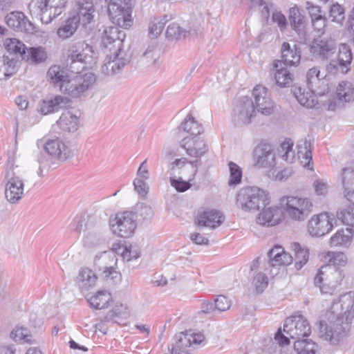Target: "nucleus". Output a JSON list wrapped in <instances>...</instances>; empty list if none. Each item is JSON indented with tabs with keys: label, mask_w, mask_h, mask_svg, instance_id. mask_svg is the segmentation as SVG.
I'll return each instance as SVG.
<instances>
[{
	"label": "nucleus",
	"mask_w": 354,
	"mask_h": 354,
	"mask_svg": "<svg viewBox=\"0 0 354 354\" xmlns=\"http://www.w3.org/2000/svg\"><path fill=\"white\" fill-rule=\"evenodd\" d=\"M66 2L67 0H37L29 5V10L32 15H39L43 24H48L63 12Z\"/></svg>",
	"instance_id": "0eeeda50"
},
{
	"label": "nucleus",
	"mask_w": 354,
	"mask_h": 354,
	"mask_svg": "<svg viewBox=\"0 0 354 354\" xmlns=\"http://www.w3.org/2000/svg\"><path fill=\"white\" fill-rule=\"evenodd\" d=\"M266 192L257 187H246L241 189L236 196V205L244 212H255L268 203Z\"/></svg>",
	"instance_id": "20e7f679"
},
{
	"label": "nucleus",
	"mask_w": 354,
	"mask_h": 354,
	"mask_svg": "<svg viewBox=\"0 0 354 354\" xmlns=\"http://www.w3.org/2000/svg\"><path fill=\"white\" fill-rule=\"evenodd\" d=\"M301 48L297 44L292 47L288 42H283L281 46V62L290 66H297L301 60Z\"/></svg>",
	"instance_id": "393cba45"
},
{
	"label": "nucleus",
	"mask_w": 354,
	"mask_h": 354,
	"mask_svg": "<svg viewBox=\"0 0 354 354\" xmlns=\"http://www.w3.org/2000/svg\"><path fill=\"white\" fill-rule=\"evenodd\" d=\"M328 268L326 270V277L325 281L326 283L322 286V293L333 295L336 288L341 283L344 276L342 271L336 268V267L326 266Z\"/></svg>",
	"instance_id": "b1692460"
},
{
	"label": "nucleus",
	"mask_w": 354,
	"mask_h": 354,
	"mask_svg": "<svg viewBox=\"0 0 354 354\" xmlns=\"http://www.w3.org/2000/svg\"><path fill=\"white\" fill-rule=\"evenodd\" d=\"M354 235L352 229L346 227L338 230L330 239L331 246H342L347 245Z\"/></svg>",
	"instance_id": "58836bf2"
},
{
	"label": "nucleus",
	"mask_w": 354,
	"mask_h": 354,
	"mask_svg": "<svg viewBox=\"0 0 354 354\" xmlns=\"http://www.w3.org/2000/svg\"><path fill=\"white\" fill-rule=\"evenodd\" d=\"M80 125V116L71 111H66L62 113L57 120L54 127H59L64 132H75Z\"/></svg>",
	"instance_id": "a878e982"
},
{
	"label": "nucleus",
	"mask_w": 354,
	"mask_h": 354,
	"mask_svg": "<svg viewBox=\"0 0 354 354\" xmlns=\"http://www.w3.org/2000/svg\"><path fill=\"white\" fill-rule=\"evenodd\" d=\"M292 92L298 101V102L307 108L315 107L318 102L316 99V95L310 92H306L305 89L300 87L294 86L292 88Z\"/></svg>",
	"instance_id": "473e14b6"
},
{
	"label": "nucleus",
	"mask_w": 354,
	"mask_h": 354,
	"mask_svg": "<svg viewBox=\"0 0 354 354\" xmlns=\"http://www.w3.org/2000/svg\"><path fill=\"white\" fill-rule=\"evenodd\" d=\"M319 76L320 71L318 68H310L306 73V83L310 91L316 95L323 96L328 93L330 87L328 80L326 77Z\"/></svg>",
	"instance_id": "a211bd4d"
},
{
	"label": "nucleus",
	"mask_w": 354,
	"mask_h": 354,
	"mask_svg": "<svg viewBox=\"0 0 354 354\" xmlns=\"http://www.w3.org/2000/svg\"><path fill=\"white\" fill-rule=\"evenodd\" d=\"M326 22L327 19L325 15L311 19V24L314 30L320 35L324 34Z\"/></svg>",
	"instance_id": "69168bd1"
},
{
	"label": "nucleus",
	"mask_w": 354,
	"mask_h": 354,
	"mask_svg": "<svg viewBox=\"0 0 354 354\" xmlns=\"http://www.w3.org/2000/svg\"><path fill=\"white\" fill-rule=\"evenodd\" d=\"M255 115V106L253 101L248 96L238 99L233 109V120L238 124H248Z\"/></svg>",
	"instance_id": "ddd939ff"
},
{
	"label": "nucleus",
	"mask_w": 354,
	"mask_h": 354,
	"mask_svg": "<svg viewBox=\"0 0 354 354\" xmlns=\"http://www.w3.org/2000/svg\"><path fill=\"white\" fill-rule=\"evenodd\" d=\"M228 165L230 173L228 184L230 185L239 184L242 178V170L241 167L233 162H230Z\"/></svg>",
	"instance_id": "bf43d9fd"
},
{
	"label": "nucleus",
	"mask_w": 354,
	"mask_h": 354,
	"mask_svg": "<svg viewBox=\"0 0 354 354\" xmlns=\"http://www.w3.org/2000/svg\"><path fill=\"white\" fill-rule=\"evenodd\" d=\"M104 243V239L97 232H88L84 237V246L88 248L97 247Z\"/></svg>",
	"instance_id": "8fccbe9b"
},
{
	"label": "nucleus",
	"mask_w": 354,
	"mask_h": 354,
	"mask_svg": "<svg viewBox=\"0 0 354 354\" xmlns=\"http://www.w3.org/2000/svg\"><path fill=\"white\" fill-rule=\"evenodd\" d=\"M352 53L349 46L345 44H342L338 50V63L342 68V72H344V68L346 67L348 64L351 63Z\"/></svg>",
	"instance_id": "3c124183"
},
{
	"label": "nucleus",
	"mask_w": 354,
	"mask_h": 354,
	"mask_svg": "<svg viewBox=\"0 0 354 354\" xmlns=\"http://www.w3.org/2000/svg\"><path fill=\"white\" fill-rule=\"evenodd\" d=\"M119 28L118 26L106 28L102 37V44L111 52L110 57H113L101 67V72L105 75L118 73L129 62L127 57L123 56L122 46L126 34Z\"/></svg>",
	"instance_id": "f257e3e1"
},
{
	"label": "nucleus",
	"mask_w": 354,
	"mask_h": 354,
	"mask_svg": "<svg viewBox=\"0 0 354 354\" xmlns=\"http://www.w3.org/2000/svg\"><path fill=\"white\" fill-rule=\"evenodd\" d=\"M110 226L114 234L129 238L134 234L137 226L136 215L129 211L118 212L113 218L110 219Z\"/></svg>",
	"instance_id": "9d476101"
},
{
	"label": "nucleus",
	"mask_w": 354,
	"mask_h": 354,
	"mask_svg": "<svg viewBox=\"0 0 354 354\" xmlns=\"http://www.w3.org/2000/svg\"><path fill=\"white\" fill-rule=\"evenodd\" d=\"M111 300V294L106 290L98 291L92 296L88 301L93 308L103 309L108 306L109 302Z\"/></svg>",
	"instance_id": "a19ab883"
},
{
	"label": "nucleus",
	"mask_w": 354,
	"mask_h": 354,
	"mask_svg": "<svg viewBox=\"0 0 354 354\" xmlns=\"http://www.w3.org/2000/svg\"><path fill=\"white\" fill-rule=\"evenodd\" d=\"M252 95L254 98L255 106L259 113L266 115L272 113L274 103L266 87L257 85L253 89Z\"/></svg>",
	"instance_id": "6ab92c4d"
},
{
	"label": "nucleus",
	"mask_w": 354,
	"mask_h": 354,
	"mask_svg": "<svg viewBox=\"0 0 354 354\" xmlns=\"http://www.w3.org/2000/svg\"><path fill=\"white\" fill-rule=\"evenodd\" d=\"M215 308L216 310L224 312L230 309L232 301L223 295L218 296L215 299Z\"/></svg>",
	"instance_id": "0e129e2a"
},
{
	"label": "nucleus",
	"mask_w": 354,
	"mask_h": 354,
	"mask_svg": "<svg viewBox=\"0 0 354 354\" xmlns=\"http://www.w3.org/2000/svg\"><path fill=\"white\" fill-rule=\"evenodd\" d=\"M294 349L297 354H315L317 345L311 339H298L294 342Z\"/></svg>",
	"instance_id": "37998d69"
},
{
	"label": "nucleus",
	"mask_w": 354,
	"mask_h": 354,
	"mask_svg": "<svg viewBox=\"0 0 354 354\" xmlns=\"http://www.w3.org/2000/svg\"><path fill=\"white\" fill-rule=\"evenodd\" d=\"M96 81V76L93 73L71 75L62 92L71 97H80L91 89Z\"/></svg>",
	"instance_id": "6e6552de"
},
{
	"label": "nucleus",
	"mask_w": 354,
	"mask_h": 354,
	"mask_svg": "<svg viewBox=\"0 0 354 354\" xmlns=\"http://www.w3.org/2000/svg\"><path fill=\"white\" fill-rule=\"evenodd\" d=\"M188 33L185 30H183L178 24L172 23L169 24L166 30V37L169 40H178L185 38Z\"/></svg>",
	"instance_id": "864d4df0"
},
{
	"label": "nucleus",
	"mask_w": 354,
	"mask_h": 354,
	"mask_svg": "<svg viewBox=\"0 0 354 354\" xmlns=\"http://www.w3.org/2000/svg\"><path fill=\"white\" fill-rule=\"evenodd\" d=\"M167 17L162 19L158 17H151L149 24V35L153 38H156L162 32L167 19Z\"/></svg>",
	"instance_id": "09e8293b"
},
{
	"label": "nucleus",
	"mask_w": 354,
	"mask_h": 354,
	"mask_svg": "<svg viewBox=\"0 0 354 354\" xmlns=\"http://www.w3.org/2000/svg\"><path fill=\"white\" fill-rule=\"evenodd\" d=\"M93 46L84 41L74 42L68 49V57L71 60V68L75 62L90 64L93 57Z\"/></svg>",
	"instance_id": "2eb2a0df"
},
{
	"label": "nucleus",
	"mask_w": 354,
	"mask_h": 354,
	"mask_svg": "<svg viewBox=\"0 0 354 354\" xmlns=\"http://www.w3.org/2000/svg\"><path fill=\"white\" fill-rule=\"evenodd\" d=\"M329 18L332 21L342 25L345 20V10L343 6L338 3L332 4L329 10Z\"/></svg>",
	"instance_id": "603ef678"
},
{
	"label": "nucleus",
	"mask_w": 354,
	"mask_h": 354,
	"mask_svg": "<svg viewBox=\"0 0 354 354\" xmlns=\"http://www.w3.org/2000/svg\"><path fill=\"white\" fill-rule=\"evenodd\" d=\"M295 268L300 270L308 262L309 251L307 248H302L299 243H295Z\"/></svg>",
	"instance_id": "de8ad7c7"
},
{
	"label": "nucleus",
	"mask_w": 354,
	"mask_h": 354,
	"mask_svg": "<svg viewBox=\"0 0 354 354\" xmlns=\"http://www.w3.org/2000/svg\"><path fill=\"white\" fill-rule=\"evenodd\" d=\"M199 162V160L188 161L186 158H181L176 159L171 163V169H174L175 167H182L185 164L189 163L191 167V177L189 178V180H192L198 172V165Z\"/></svg>",
	"instance_id": "6e6d98bb"
},
{
	"label": "nucleus",
	"mask_w": 354,
	"mask_h": 354,
	"mask_svg": "<svg viewBox=\"0 0 354 354\" xmlns=\"http://www.w3.org/2000/svg\"><path fill=\"white\" fill-rule=\"evenodd\" d=\"M47 59V53L41 46L31 47L27 49L24 60L32 64H38L44 62Z\"/></svg>",
	"instance_id": "4c0bfd02"
},
{
	"label": "nucleus",
	"mask_w": 354,
	"mask_h": 354,
	"mask_svg": "<svg viewBox=\"0 0 354 354\" xmlns=\"http://www.w3.org/2000/svg\"><path fill=\"white\" fill-rule=\"evenodd\" d=\"M80 24L76 21V18L70 17L65 24L60 26L57 30V35L60 38L67 39L72 36L76 31Z\"/></svg>",
	"instance_id": "a18cd8bd"
},
{
	"label": "nucleus",
	"mask_w": 354,
	"mask_h": 354,
	"mask_svg": "<svg viewBox=\"0 0 354 354\" xmlns=\"http://www.w3.org/2000/svg\"><path fill=\"white\" fill-rule=\"evenodd\" d=\"M133 7V0H110L108 14L112 23L123 28L131 27Z\"/></svg>",
	"instance_id": "39448f33"
},
{
	"label": "nucleus",
	"mask_w": 354,
	"mask_h": 354,
	"mask_svg": "<svg viewBox=\"0 0 354 354\" xmlns=\"http://www.w3.org/2000/svg\"><path fill=\"white\" fill-rule=\"evenodd\" d=\"M285 214L292 221L302 222L313 212L314 205L307 197L287 196L281 199Z\"/></svg>",
	"instance_id": "7ed1b4c3"
},
{
	"label": "nucleus",
	"mask_w": 354,
	"mask_h": 354,
	"mask_svg": "<svg viewBox=\"0 0 354 354\" xmlns=\"http://www.w3.org/2000/svg\"><path fill=\"white\" fill-rule=\"evenodd\" d=\"M97 281L95 274L88 268H82L80 270L75 281L82 290H87L95 286Z\"/></svg>",
	"instance_id": "72a5a7b5"
},
{
	"label": "nucleus",
	"mask_w": 354,
	"mask_h": 354,
	"mask_svg": "<svg viewBox=\"0 0 354 354\" xmlns=\"http://www.w3.org/2000/svg\"><path fill=\"white\" fill-rule=\"evenodd\" d=\"M339 180L344 196L353 205L354 210V163L342 169Z\"/></svg>",
	"instance_id": "412c9836"
},
{
	"label": "nucleus",
	"mask_w": 354,
	"mask_h": 354,
	"mask_svg": "<svg viewBox=\"0 0 354 354\" xmlns=\"http://www.w3.org/2000/svg\"><path fill=\"white\" fill-rule=\"evenodd\" d=\"M44 149L48 156L61 161H64L72 156L71 149L59 139L48 140Z\"/></svg>",
	"instance_id": "4be33fe9"
},
{
	"label": "nucleus",
	"mask_w": 354,
	"mask_h": 354,
	"mask_svg": "<svg viewBox=\"0 0 354 354\" xmlns=\"http://www.w3.org/2000/svg\"><path fill=\"white\" fill-rule=\"evenodd\" d=\"M4 45L8 52L19 55L22 59L28 49L23 42L15 38H7Z\"/></svg>",
	"instance_id": "c03bdc74"
},
{
	"label": "nucleus",
	"mask_w": 354,
	"mask_h": 354,
	"mask_svg": "<svg viewBox=\"0 0 354 354\" xmlns=\"http://www.w3.org/2000/svg\"><path fill=\"white\" fill-rule=\"evenodd\" d=\"M94 13L95 8L91 0H78L76 14L73 17L76 18V21L84 27L93 21Z\"/></svg>",
	"instance_id": "5701e85b"
},
{
	"label": "nucleus",
	"mask_w": 354,
	"mask_h": 354,
	"mask_svg": "<svg viewBox=\"0 0 354 354\" xmlns=\"http://www.w3.org/2000/svg\"><path fill=\"white\" fill-rule=\"evenodd\" d=\"M254 165L259 168H271L275 165V154L272 147L261 142L254 149Z\"/></svg>",
	"instance_id": "dca6fc26"
},
{
	"label": "nucleus",
	"mask_w": 354,
	"mask_h": 354,
	"mask_svg": "<svg viewBox=\"0 0 354 354\" xmlns=\"http://www.w3.org/2000/svg\"><path fill=\"white\" fill-rule=\"evenodd\" d=\"M337 96L341 102H351L354 100V89L352 84L343 81L339 84L337 88Z\"/></svg>",
	"instance_id": "79ce46f5"
},
{
	"label": "nucleus",
	"mask_w": 354,
	"mask_h": 354,
	"mask_svg": "<svg viewBox=\"0 0 354 354\" xmlns=\"http://www.w3.org/2000/svg\"><path fill=\"white\" fill-rule=\"evenodd\" d=\"M287 66L281 61L276 60L274 62V79L276 83L281 87L289 86L293 80V75Z\"/></svg>",
	"instance_id": "2f4dec72"
},
{
	"label": "nucleus",
	"mask_w": 354,
	"mask_h": 354,
	"mask_svg": "<svg viewBox=\"0 0 354 354\" xmlns=\"http://www.w3.org/2000/svg\"><path fill=\"white\" fill-rule=\"evenodd\" d=\"M70 76L66 69L59 65L50 66L47 72L48 81L54 86H58L61 91L63 86L67 84Z\"/></svg>",
	"instance_id": "bb28decb"
},
{
	"label": "nucleus",
	"mask_w": 354,
	"mask_h": 354,
	"mask_svg": "<svg viewBox=\"0 0 354 354\" xmlns=\"http://www.w3.org/2000/svg\"><path fill=\"white\" fill-rule=\"evenodd\" d=\"M283 332L296 341L308 337L311 333V327L306 317L301 315H295L285 320Z\"/></svg>",
	"instance_id": "9b49d317"
},
{
	"label": "nucleus",
	"mask_w": 354,
	"mask_h": 354,
	"mask_svg": "<svg viewBox=\"0 0 354 354\" xmlns=\"http://www.w3.org/2000/svg\"><path fill=\"white\" fill-rule=\"evenodd\" d=\"M224 221V216L217 210H207L200 213L197 217L198 225L202 227L215 228Z\"/></svg>",
	"instance_id": "c85d7f7f"
},
{
	"label": "nucleus",
	"mask_w": 354,
	"mask_h": 354,
	"mask_svg": "<svg viewBox=\"0 0 354 354\" xmlns=\"http://www.w3.org/2000/svg\"><path fill=\"white\" fill-rule=\"evenodd\" d=\"M329 261L333 263L332 266H344L346 263L347 258L343 252H330L328 253Z\"/></svg>",
	"instance_id": "e2e57ef3"
},
{
	"label": "nucleus",
	"mask_w": 354,
	"mask_h": 354,
	"mask_svg": "<svg viewBox=\"0 0 354 354\" xmlns=\"http://www.w3.org/2000/svg\"><path fill=\"white\" fill-rule=\"evenodd\" d=\"M129 315V310L126 305L118 304L107 313L106 319L117 322L119 319H127Z\"/></svg>",
	"instance_id": "49530a36"
},
{
	"label": "nucleus",
	"mask_w": 354,
	"mask_h": 354,
	"mask_svg": "<svg viewBox=\"0 0 354 354\" xmlns=\"http://www.w3.org/2000/svg\"><path fill=\"white\" fill-rule=\"evenodd\" d=\"M297 156L301 163L304 167L312 169L310 165L312 163V151L310 149V142L304 140L297 145Z\"/></svg>",
	"instance_id": "e433bc0d"
},
{
	"label": "nucleus",
	"mask_w": 354,
	"mask_h": 354,
	"mask_svg": "<svg viewBox=\"0 0 354 354\" xmlns=\"http://www.w3.org/2000/svg\"><path fill=\"white\" fill-rule=\"evenodd\" d=\"M328 324H326L325 333L326 340L333 345L338 344L347 335L348 322L347 315L335 314L332 311L326 313Z\"/></svg>",
	"instance_id": "423d86ee"
},
{
	"label": "nucleus",
	"mask_w": 354,
	"mask_h": 354,
	"mask_svg": "<svg viewBox=\"0 0 354 354\" xmlns=\"http://www.w3.org/2000/svg\"><path fill=\"white\" fill-rule=\"evenodd\" d=\"M272 266H288L292 262V257L280 245L274 246L268 253Z\"/></svg>",
	"instance_id": "c756f323"
},
{
	"label": "nucleus",
	"mask_w": 354,
	"mask_h": 354,
	"mask_svg": "<svg viewBox=\"0 0 354 354\" xmlns=\"http://www.w3.org/2000/svg\"><path fill=\"white\" fill-rule=\"evenodd\" d=\"M337 44L331 37L315 38L310 44V53L318 59H328L337 53Z\"/></svg>",
	"instance_id": "4468645a"
},
{
	"label": "nucleus",
	"mask_w": 354,
	"mask_h": 354,
	"mask_svg": "<svg viewBox=\"0 0 354 354\" xmlns=\"http://www.w3.org/2000/svg\"><path fill=\"white\" fill-rule=\"evenodd\" d=\"M7 25L17 31L34 33L36 28L21 12H12L5 18Z\"/></svg>",
	"instance_id": "aec40b11"
},
{
	"label": "nucleus",
	"mask_w": 354,
	"mask_h": 354,
	"mask_svg": "<svg viewBox=\"0 0 354 354\" xmlns=\"http://www.w3.org/2000/svg\"><path fill=\"white\" fill-rule=\"evenodd\" d=\"M337 217L344 224L354 227L353 205H351L347 209H343L337 212Z\"/></svg>",
	"instance_id": "4d7b16f0"
},
{
	"label": "nucleus",
	"mask_w": 354,
	"mask_h": 354,
	"mask_svg": "<svg viewBox=\"0 0 354 354\" xmlns=\"http://www.w3.org/2000/svg\"><path fill=\"white\" fill-rule=\"evenodd\" d=\"M175 339L171 354H194L198 346L203 343L205 337L202 333L186 330L176 335Z\"/></svg>",
	"instance_id": "1a4fd4ad"
},
{
	"label": "nucleus",
	"mask_w": 354,
	"mask_h": 354,
	"mask_svg": "<svg viewBox=\"0 0 354 354\" xmlns=\"http://www.w3.org/2000/svg\"><path fill=\"white\" fill-rule=\"evenodd\" d=\"M282 212L277 206L263 208L257 218V222L262 225L273 226L279 223Z\"/></svg>",
	"instance_id": "7c9ffc66"
},
{
	"label": "nucleus",
	"mask_w": 354,
	"mask_h": 354,
	"mask_svg": "<svg viewBox=\"0 0 354 354\" xmlns=\"http://www.w3.org/2000/svg\"><path fill=\"white\" fill-rule=\"evenodd\" d=\"M180 129L189 134V136H199L203 132V128L201 124L189 113L180 126Z\"/></svg>",
	"instance_id": "f704fd0d"
},
{
	"label": "nucleus",
	"mask_w": 354,
	"mask_h": 354,
	"mask_svg": "<svg viewBox=\"0 0 354 354\" xmlns=\"http://www.w3.org/2000/svg\"><path fill=\"white\" fill-rule=\"evenodd\" d=\"M10 338L15 342L24 341V342L32 344L31 336L28 335V330L25 328H16L10 333Z\"/></svg>",
	"instance_id": "13d9d810"
},
{
	"label": "nucleus",
	"mask_w": 354,
	"mask_h": 354,
	"mask_svg": "<svg viewBox=\"0 0 354 354\" xmlns=\"http://www.w3.org/2000/svg\"><path fill=\"white\" fill-rule=\"evenodd\" d=\"M17 61L8 56L0 57V80H4L17 72Z\"/></svg>",
	"instance_id": "c9c22d12"
},
{
	"label": "nucleus",
	"mask_w": 354,
	"mask_h": 354,
	"mask_svg": "<svg viewBox=\"0 0 354 354\" xmlns=\"http://www.w3.org/2000/svg\"><path fill=\"white\" fill-rule=\"evenodd\" d=\"M289 19L292 28L299 31L304 21V17L301 14L299 8L293 7L289 10Z\"/></svg>",
	"instance_id": "5fc2aeb1"
},
{
	"label": "nucleus",
	"mask_w": 354,
	"mask_h": 354,
	"mask_svg": "<svg viewBox=\"0 0 354 354\" xmlns=\"http://www.w3.org/2000/svg\"><path fill=\"white\" fill-rule=\"evenodd\" d=\"M252 283L255 286L257 292L261 293L268 286V277L263 272H259L254 277Z\"/></svg>",
	"instance_id": "680f3d73"
},
{
	"label": "nucleus",
	"mask_w": 354,
	"mask_h": 354,
	"mask_svg": "<svg viewBox=\"0 0 354 354\" xmlns=\"http://www.w3.org/2000/svg\"><path fill=\"white\" fill-rule=\"evenodd\" d=\"M180 147L184 149L187 156L201 158L209 150L207 144L204 138L200 136H187L180 141Z\"/></svg>",
	"instance_id": "f3484780"
},
{
	"label": "nucleus",
	"mask_w": 354,
	"mask_h": 354,
	"mask_svg": "<svg viewBox=\"0 0 354 354\" xmlns=\"http://www.w3.org/2000/svg\"><path fill=\"white\" fill-rule=\"evenodd\" d=\"M293 142L290 140H285L281 145L279 153H282L281 157L283 159L288 162H292L295 158V151L292 149Z\"/></svg>",
	"instance_id": "052dcab7"
},
{
	"label": "nucleus",
	"mask_w": 354,
	"mask_h": 354,
	"mask_svg": "<svg viewBox=\"0 0 354 354\" xmlns=\"http://www.w3.org/2000/svg\"><path fill=\"white\" fill-rule=\"evenodd\" d=\"M24 169L15 164L14 160L9 158L6 163L4 176L5 197L12 204H15L22 198L24 191L23 178Z\"/></svg>",
	"instance_id": "f03ea898"
},
{
	"label": "nucleus",
	"mask_w": 354,
	"mask_h": 354,
	"mask_svg": "<svg viewBox=\"0 0 354 354\" xmlns=\"http://www.w3.org/2000/svg\"><path fill=\"white\" fill-rule=\"evenodd\" d=\"M160 52L157 49L156 44H151L147 46L141 57V62L146 66H158Z\"/></svg>",
	"instance_id": "ea45409f"
},
{
	"label": "nucleus",
	"mask_w": 354,
	"mask_h": 354,
	"mask_svg": "<svg viewBox=\"0 0 354 354\" xmlns=\"http://www.w3.org/2000/svg\"><path fill=\"white\" fill-rule=\"evenodd\" d=\"M305 8L308 10L311 19L324 15L321 7L317 5H315L310 1L306 2Z\"/></svg>",
	"instance_id": "774afa93"
},
{
	"label": "nucleus",
	"mask_w": 354,
	"mask_h": 354,
	"mask_svg": "<svg viewBox=\"0 0 354 354\" xmlns=\"http://www.w3.org/2000/svg\"><path fill=\"white\" fill-rule=\"evenodd\" d=\"M335 223L333 214L328 212L314 215L308 221V231L312 236H322L329 233Z\"/></svg>",
	"instance_id": "f8f14e48"
},
{
	"label": "nucleus",
	"mask_w": 354,
	"mask_h": 354,
	"mask_svg": "<svg viewBox=\"0 0 354 354\" xmlns=\"http://www.w3.org/2000/svg\"><path fill=\"white\" fill-rule=\"evenodd\" d=\"M69 102L66 97L56 95L53 98L42 100L38 106V111L42 115L53 113L65 106Z\"/></svg>",
	"instance_id": "cd10ccee"
},
{
	"label": "nucleus",
	"mask_w": 354,
	"mask_h": 354,
	"mask_svg": "<svg viewBox=\"0 0 354 354\" xmlns=\"http://www.w3.org/2000/svg\"><path fill=\"white\" fill-rule=\"evenodd\" d=\"M137 213L145 221L151 220L153 216V211L151 206L145 203L138 205Z\"/></svg>",
	"instance_id": "338daca9"
}]
</instances>
